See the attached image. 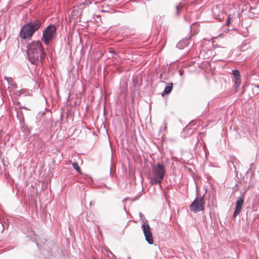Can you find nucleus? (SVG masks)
Masks as SVG:
<instances>
[{"instance_id":"1","label":"nucleus","mask_w":259,"mask_h":259,"mask_svg":"<svg viewBox=\"0 0 259 259\" xmlns=\"http://www.w3.org/2000/svg\"><path fill=\"white\" fill-rule=\"evenodd\" d=\"M26 54L29 61L32 64L41 63L46 56L45 49L41 42L34 40L27 46Z\"/></svg>"},{"instance_id":"2","label":"nucleus","mask_w":259,"mask_h":259,"mask_svg":"<svg viewBox=\"0 0 259 259\" xmlns=\"http://www.w3.org/2000/svg\"><path fill=\"white\" fill-rule=\"evenodd\" d=\"M41 26V22L39 19L30 21L21 27L19 36L23 39H30Z\"/></svg>"},{"instance_id":"3","label":"nucleus","mask_w":259,"mask_h":259,"mask_svg":"<svg viewBox=\"0 0 259 259\" xmlns=\"http://www.w3.org/2000/svg\"><path fill=\"white\" fill-rule=\"evenodd\" d=\"M166 168L162 163H157L152 168L150 183L152 184H160L163 180Z\"/></svg>"},{"instance_id":"4","label":"nucleus","mask_w":259,"mask_h":259,"mask_svg":"<svg viewBox=\"0 0 259 259\" xmlns=\"http://www.w3.org/2000/svg\"><path fill=\"white\" fill-rule=\"evenodd\" d=\"M57 29L54 25H49L42 32L41 40L46 45H50L54 38Z\"/></svg>"},{"instance_id":"5","label":"nucleus","mask_w":259,"mask_h":259,"mask_svg":"<svg viewBox=\"0 0 259 259\" xmlns=\"http://www.w3.org/2000/svg\"><path fill=\"white\" fill-rule=\"evenodd\" d=\"M141 227L143 229L145 240L149 244H152L153 243V239L151 229L148 224L147 220L145 218L142 221Z\"/></svg>"},{"instance_id":"6","label":"nucleus","mask_w":259,"mask_h":259,"mask_svg":"<svg viewBox=\"0 0 259 259\" xmlns=\"http://www.w3.org/2000/svg\"><path fill=\"white\" fill-rule=\"evenodd\" d=\"M203 196L198 199L197 197L194 199L191 204L190 205L191 211L196 213L204 210L205 202L204 201Z\"/></svg>"},{"instance_id":"7","label":"nucleus","mask_w":259,"mask_h":259,"mask_svg":"<svg viewBox=\"0 0 259 259\" xmlns=\"http://www.w3.org/2000/svg\"><path fill=\"white\" fill-rule=\"evenodd\" d=\"M244 195L242 194L238 198V199L237 200L236 202L235 208L233 213L234 218H235L240 213L242 208V206L244 203Z\"/></svg>"},{"instance_id":"8","label":"nucleus","mask_w":259,"mask_h":259,"mask_svg":"<svg viewBox=\"0 0 259 259\" xmlns=\"http://www.w3.org/2000/svg\"><path fill=\"white\" fill-rule=\"evenodd\" d=\"M190 38V37H189V38H186L180 41L177 45V47L179 49H183L185 47H188L191 42Z\"/></svg>"},{"instance_id":"9","label":"nucleus","mask_w":259,"mask_h":259,"mask_svg":"<svg viewBox=\"0 0 259 259\" xmlns=\"http://www.w3.org/2000/svg\"><path fill=\"white\" fill-rule=\"evenodd\" d=\"M184 10V6L180 3L178 5H177L175 7V15L176 16L178 17L180 14L182 13Z\"/></svg>"},{"instance_id":"10","label":"nucleus","mask_w":259,"mask_h":259,"mask_svg":"<svg viewBox=\"0 0 259 259\" xmlns=\"http://www.w3.org/2000/svg\"><path fill=\"white\" fill-rule=\"evenodd\" d=\"M4 78L7 81V82L9 85V88H10V87L14 89L17 88L16 83L15 82L12 78L5 76Z\"/></svg>"},{"instance_id":"11","label":"nucleus","mask_w":259,"mask_h":259,"mask_svg":"<svg viewBox=\"0 0 259 259\" xmlns=\"http://www.w3.org/2000/svg\"><path fill=\"white\" fill-rule=\"evenodd\" d=\"M172 83H169L165 88L164 92L162 93V95L163 96L164 94H169L172 91Z\"/></svg>"},{"instance_id":"12","label":"nucleus","mask_w":259,"mask_h":259,"mask_svg":"<svg viewBox=\"0 0 259 259\" xmlns=\"http://www.w3.org/2000/svg\"><path fill=\"white\" fill-rule=\"evenodd\" d=\"M233 74L235 76V80H240V73L239 71L237 69H235L233 70Z\"/></svg>"},{"instance_id":"13","label":"nucleus","mask_w":259,"mask_h":259,"mask_svg":"<svg viewBox=\"0 0 259 259\" xmlns=\"http://www.w3.org/2000/svg\"><path fill=\"white\" fill-rule=\"evenodd\" d=\"M73 167L78 172H80L81 169L78 163L76 162L72 163Z\"/></svg>"},{"instance_id":"14","label":"nucleus","mask_w":259,"mask_h":259,"mask_svg":"<svg viewBox=\"0 0 259 259\" xmlns=\"http://www.w3.org/2000/svg\"><path fill=\"white\" fill-rule=\"evenodd\" d=\"M184 18L186 22H190L191 21L189 15H185Z\"/></svg>"},{"instance_id":"15","label":"nucleus","mask_w":259,"mask_h":259,"mask_svg":"<svg viewBox=\"0 0 259 259\" xmlns=\"http://www.w3.org/2000/svg\"><path fill=\"white\" fill-rule=\"evenodd\" d=\"M92 4V2L91 0H85V1L82 3L83 5H88L89 4Z\"/></svg>"},{"instance_id":"16","label":"nucleus","mask_w":259,"mask_h":259,"mask_svg":"<svg viewBox=\"0 0 259 259\" xmlns=\"http://www.w3.org/2000/svg\"><path fill=\"white\" fill-rule=\"evenodd\" d=\"M235 85H236V87L238 88L240 84V79L239 80H235Z\"/></svg>"},{"instance_id":"17","label":"nucleus","mask_w":259,"mask_h":259,"mask_svg":"<svg viewBox=\"0 0 259 259\" xmlns=\"http://www.w3.org/2000/svg\"><path fill=\"white\" fill-rule=\"evenodd\" d=\"M230 21H231V18H230V17H229V16H228V19L227 20V21H226V24H227V25L228 26H229V24H230Z\"/></svg>"},{"instance_id":"18","label":"nucleus","mask_w":259,"mask_h":259,"mask_svg":"<svg viewBox=\"0 0 259 259\" xmlns=\"http://www.w3.org/2000/svg\"><path fill=\"white\" fill-rule=\"evenodd\" d=\"M109 53L114 55H117V53L114 50L109 51Z\"/></svg>"},{"instance_id":"19","label":"nucleus","mask_w":259,"mask_h":259,"mask_svg":"<svg viewBox=\"0 0 259 259\" xmlns=\"http://www.w3.org/2000/svg\"><path fill=\"white\" fill-rule=\"evenodd\" d=\"M163 125H164L163 130H164V131H165L166 129L167 123L165 121H164Z\"/></svg>"},{"instance_id":"20","label":"nucleus","mask_w":259,"mask_h":259,"mask_svg":"<svg viewBox=\"0 0 259 259\" xmlns=\"http://www.w3.org/2000/svg\"><path fill=\"white\" fill-rule=\"evenodd\" d=\"M139 215H140V217L141 218V219H142L143 220V218L144 217V215L141 212H140Z\"/></svg>"},{"instance_id":"21","label":"nucleus","mask_w":259,"mask_h":259,"mask_svg":"<svg viewBox=\"0 0 259 259\" xmlns=\"http://www.w3.org/2000/svg\"><path fill=\"white\" fill-rule=\"evenodd\" d=\"M128 199H129V198H128V197H126V198H125L123 199V201H122V202H123V203H125V202L127 200H128Z\"/></svg>"},{"instance_id":"22","label":"nucleus","mask_w":259,"mask_h":259,"mask_svg":"<svg viewBox=\"0 0 259 259\" xmlns=\"http://www.w3.org/2000/svg\"><path fill=\"white\" fill-rule=\"evenodd\" d=\"M92 204H93L92 201H91V202H90V205H92Z\"/></svg>"},{"instance_id":"23","label":"nucleus","mask_w":259,"mask_h":259,"mask_svg":"<svg viewBox=\"0 0 259 259\" xmlns=\"http://www.w3.org/2000/svg\"><path fill=\"white\" fill-rule=\"evenodd\" d=\"M0 225L2 226V227H3V225L1 222H0Z\"/></svg>"},{"instance_id":"24","label":"nucleus","mask_w":259,"mask_h":259,"mask_svg":"<svg viewBox=\"0 0 259 259\" xmlns=\"http://www.w3.org/2000/svg\"><path fill=\"white\" fill-rule=\"evenodd\" d=\"M92 259H98V258H96L94 256V257H92Z\"/></svg>"},{"instance_id":"25","label":"nucleus","mask_w":259,"mask_h":259,"mask_svg":"<svg viewBox=\"0 0 259 259\" xmlns=\"http://www.w3.org/2000/svg\"><path fill=\"white\" fill-rule=\"evenodd\" d=\"M180 75H182V72H180Z\"/></svg>"},{"instance_id":"26","label":"nucleus","mask_w":259,"mask_h":259,"mask_svg":"<svg viewBox=\"0 0 259 259\" xmlns=\"http://www.w3.org/2000/svg\"><path fill=\"white\" fill-rule=\"evenodd\" d=\"M110 254L112 255V256H114V255L112 254V252H110Z\"/></svg>"}]
</instances>
